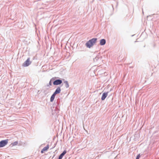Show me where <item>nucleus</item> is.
I'll return each instance as SVG.
<instances>
[{"instance_id": "13", "label": "nucleus", "mask_w": 159, "mask_h": 159, "mask_svg": "<svg viewBox=\"0 0 159 159\" xmlns=\"http://www.w3.org/2000/svg\"><path fill=\"white\" fill-rule=\"evenodd\" d=\"M140 157V155L139 154L137 156V157L136 158V159H139V157Z\"/></svg>"}, {"instance_id": "9", "label": "nucleus", "mask_w": 159, "mask_h": 159, "mask_svg": "<svg viewBox=\"0 0 159 159\" xmlns=\"http://www.w3.org/2000/svg\"><path fill=\"white\" fill-rule=\"evenodd\" d=\"M66 153V151H64L59 156V158L61 159L63 157Z\"/></svg>"}, {"instance_id": "10", "label": "nucleus", "mask_w": 159, "mask_h": 159, "mask_svg": "<svg viewBox=\"0 0 159 159\" xmlns=\"http://www.w3.org/2000/svg\"><path fill=\"white\" fill-rule=\"evenodd\" d=\"M56 95L54 94V93L52 95L51 98H50V101L51 102H52L53 101L54 98L55 97Z\"/></svg>"}, {"instance_id": "1", "label": "nucleus", "mask_w": 159, "mask_h": 159, "mask_svg": "<svg viewBox=\"0 0 159 159\" xmlns=\"http://www.w3.org/2000/svg\"><path fill=\"white\" fill-rule=\"evenodd\" d=\"M97 38H93L88 41L86 43V46L87 47L90 48L92 47L96 42Z\"/></svg>"}, {"instance_id": "8", "label": "nucleus", "mask_w": 159, "mask_h": 159, "mask_svg": "<svg viewBox=\"0 0 159 159\" xmlns=\"http://www.w3.org/2000/svg\"><path fill=\"white\" fill-rule=\"evenodd\" d=\"M106 43V40L104 39H102L100 41V44L101 45H104Z\"/></svg>"}, {"instance_id": "6", "label": "nucleus", "mask_w": 159, "mask_h": 159, "mask_svg": "<svg viewBox=\"0 0 159 159\" xmlns=\"http://www.w3.org/2000/svg\"><path fill=\"white\" fill-rule=\"evenodd\" d=\"M108 95V93H103L101 98V99L102 100H104Z\"/></svg>"}, {"instance_id": "15", "label": "nucleus", "mask_w": 159, "mask_h": 159, "mask_svg": "<svg viewBox=\"0 0 159 159\" xmlns=\"http://www.w3.org/2000/svg\"><path fill=\"white\" fill-rule=\"evenodd\" d=\"M60 159V158H59V159Z\"/></svg>"}, {"instance_id": "2", "label": "nucleus", "mask_w": 159, "mask_h": 159, "mask_svg": "<svg viewBox=\"0 0 159 159\" xmlns=\"http://www.w3.org/2000/svg\"><path fill=\"white\" fill-rule=\"evenodd\" d=\"M31 62L30 61V58H28L27 60L23 64V67H27L31 64Z\"/></svg>"}, {"instance_id": "3", "label": "nucleus", "mask_w": 159, "mask_h": 159, "mask_svg": "<svg viewBox=\"0 0 159 159\" xmlns=\"http://www.w3.org/2000/svg\"><path fill=\"white\" fill-rule=\"evenodd\" d=\"M7 139L1 141L0 142V148L4 147L7 144Z\"/></svg>"}, {"instance_id": "14", "label": "nucleus", "mask_w": 159, "mask_h": 159, "mask_svg": "<svg viewBox=\"0 0 159 159\" xmlns=\"http://www.w3.org/2000/svg\"><path fill=\"white\" fill-rule=\"evenodd\" d=\"M49 84H50V85H52V83H51V81L49 82Z\"/></svg>"}, {"instance_id": "5", "label": "nucleus", "mask_w": 159, "mask_h": 159, "mask_svg": "<svg viewBox=\"0 0 159 159\" xmlns=\"http://www.w3.org/2000/svg\"><path fill=\"white\" fill-rule=\"evenodd\" d=\"M49 145L48 144L47 146L44 147L41 150V152L42 153H43L45 151H47L49 149Z\"/></svg>"}, {"instance_id": "11", "label": "nucleus", "mask_w": 159, "mask_h": 159, "mask_svg": "<svg viewBox=\"0 0 159 159\" xmlns=\"http://www.w3.org/2000/svg\"><path fill=\"white\" fill-rule=\"evenodd\" d=\"M18 143V142L17 141H16L14 143H11V147H13L14 146H16L17 145Z\"/></svg>"}, {"instance_id": "4", "label": "nucleus", "mask_w": 159, "mask_h": 159, "mask_svg": "<svg viewBox=\"0 0 159 159\" xmlns=\"http://www.w3.org/2000/svg\"><path fill=\"white\" fill-rule=\"evenodd\" d=\"M62 83V81L60 80H55L53 83L55 85H57L61 84Z\"/></svg>"}, {"instance_id": "12", "label": "nucleus", "mask_w": 159, "mask_h": 159, "mask_svg": "<svg viewBox=\"0 0 159 159\" xmlns=\"http://www.w3.org/2000/svg\"><path fill=\"white\" fill-rule=\"evenodd\" d=\"M64 83L65 84L66 87V88L68 87H69V84H68V82L67 81H66L64 82Z\"/></svg>"}, {"instance_id": "7", "label": "nucleus", "mask_w": 159, "mask_h": 159, "mask_svg": "<svg viewBox=\"0 0 159 159\" xmlns=\"http://www.w3.org/2000/svg\"><path fill=\"white\" fill-rule=\"evenodd\" d=\"M60 92L61 89L60 87H58L57 89L55 92L54 93L56 95V94L60 93Z\"/></svg>"}]
</instances>
